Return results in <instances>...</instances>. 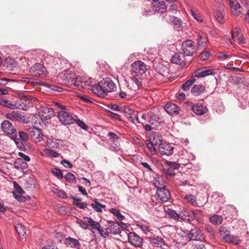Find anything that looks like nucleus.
<instances>
[{
	"label": "nucleus",
	"mask_w": 249,
	"mask_h": 249,
	"mask_svg": "<svg viewBox=\"0 0 249 249\" xmlns=\"http://www.w3.org/2000/svg\"><path fill=\"white\" fill-rule=\"evenodd\" d=\"M70 80L66 79V83L68 85H73L79 90L88 89L91 88L93 81L91 78L88 77H77L75 73L70 74Z\"/></svg>",
	"instance_id": "f257e3e1"
},
{
	"label": "nucleus",
	"mask_w": 249,
	"mask_h": 249,
	"mask_svg": "<svg viewBox=\"0 0 249 249\" xmlns=\"http://www.w3.org/2000/svg\"><path fill=\"white\" fill-rule=\"evenodd\" d=\"M18 136L19 138L14 136L12 137V139L19 149L24 151L27 147V142L29 139L28 135L24 131H20L18 132Z\"/></svg>",
	"instance_id": "f03ea898"
},
{
	"label": "nucleus",
	"mask_w": 249,
	"mask_h": 249,
	"mask_svg": "<svg viewBox=\"0 0 249 249\" xmlns=\"http://www.w3.org/2000/svg\"><path fill=\"white\" fill-rule=\"evenodd\" d=\"M185 107L189 109H191L197 115L201 116L204 114L207 111L205 106L201 103L194 104L192 102L187 101L185 103Z\"/></svg>",
	"instance_id": "7ed1b4c3"
},
{
	"label": "nucleus",
	"mask_w": 249,
	"mask_h": 249,
	"mask_svg": "<svg viewBox=\"0 0 249 249\" xmlns=\"http://www.w3.org/2000/svg\"><path fill=\"white\" fill-rule=\"evenodd\" d=\"M30 72L35 76L43 78L46 76V69L43 65L36 63L30 68Z\"/></svg>",
	"instance_id": "20e7f679"
},
{
	"label": "nucleus",
	"mask_w": 249,
	"mask_h": 249,
	"mask_svg": "<svg viewBox=\"0 0 249 249\" xmlns=\"http://www.w3.org/2000/svg\"><path fill=\"white\" fill-rule=\"evenodd\" d=\"M187 236L190 240L194 241L204 242L205 240V235L197 227L191 229L187 234Z\"/></svg>",
	"instance_id": "39448f33"
},
{
	"label": "nucleus",
	"mask_w": 249,
	"mask_h": 249,
	"mask_svg": "<svg viewBox=\"0 0 249 249\" xmlns=\"http://www.w3.org/2000/svg\"><path fill=\"white\" fill-rule=\"evenodd\" d=\"M170 197V192L164 187L157 189L155 197L158 201L162 203L166 202L169 200Z\"/></svg>",
	"instance_id": "423d86ee"
},
{
	"label": "nucleus",
	"mask_w": 249,
	"mask_h": 249,
	"mask_svg": "<svg viewBox=\"0 0 249 249\" xmlns=\"http://www.w3.org/2000/svg\"><path fill=\"white\" fill-rule=\"evenodd\" d=\"M131 74L143 75L147 70L145 64L140 60L134 61L131 65Z\"/></svg>",
	"instance_id": "0eeeda50"
},
{
	"label": "nucleus",
	"mask_w": 249,
	"mask_h": 249,
	"mask_svg": "<svg viewBox=\"0 0 249 249\" xmlns=\"http://www.w3.org/2000/svg\"><path fill=\"white\" fill-rule=\"evenodd\" d=\"M182 51L185 56H192L195 51L194 42L191 40H186L182 43Z\"/></svg>",
	"instance_id": "6e6552de"
},
{
	"label": "nucleus",
	"mask_w": 249,
	"mask_h": 249,
	"mask_svg": "<svg viewBox=\"0 0 249 249\" xmlns=\"http://www.w3.org/2000/svg\"><path fill=\"white\" fill-rule=\"evenodd\" d=\"M124 115L134 124H140V122L137 115L134 111L129 107H125L122 110Z\"/></svg>",
	"instance_id": "1a4fd4ad"
},
{
	"label": "nucleus",
	"mask_w": 249,
	"mask_h": 249,
	"mask_svg": "<svg viewBox=\"0 0 249 249\" xmlns=\"http://www.w3.org/2000/svg\"><path fill=\"white\" fill-rule=\"evenodd\" d=\"M172 62L173 63L184 67L186 65L188 60L185 58V55L181 52H179L173 55L172 57Z\"/></svg>",
	"instance_id": "9d476101"
},
{
	"label": "nucleus",
	"mask_w": 249,
	"mask_h": 249,
	"mask_svg": "<svg viewBox=\"0 0 249 249\" xmlns=\"http://www.w3.org/2000/svg\"><path fill=\"white\" fill-rule=\"evenodd\" d=\"M174 147L169 143H160L159 145V150L162 155L170 156L173 154Z\"/></svg>",
	"instance_id": "9b49d317"
},
{
	"label": "nucleus",
	"mask_w": 249,
	"mask_h": 249,
	"mask_svg": "<svg viewBox=\"0 0 249 249\" xmlns=\"http://www.w3.org/2000/svg\"><path fill=\"white\" fill-rule=\"evenodd\" d=\"M149 242L155 247L160 248L162 249H168L169 248V247L166 244L164 240L160 236L150 238Z\"/></svg>",
	"instance_id": "f8f14e48"
},
{
	"label": "nucleus",
	"mask_w": 249,
	"mask_h": 249,
	"mask_svg": "<svg viewBox=\"0 0 249 249\" xmlns=\"http://www.w3.org/2000/svg\"><path fill=\"white\" fill-rule=\"evenodd\" d=\"M128 240L129 242L135 247H141L143 243V239L134 232L128 234Z\"/></svg>",
	"instance_id": "ddd939ff"
},
{
	"label": "nucleus",
	"mask_w": 249,
	"mask_h": 249,
	"mask_svg": "<svg viewBox=\"0 0 249 249\" xmlns=\"http://www.w3.org/2000/svg\"><path fill=\"white\" fill-rule=\"evenodd\" d=\"M103 85L101 84V81L97 84H95L91 86L92 92L97 96L104 97L106 96L107 93L104 88H102Z\"/></svg>",
	"instance_id": "4468645a"
},
{
	"label": "nucleus",
	"mask_w": 249,
	"mask_h": 249,
	"mask_svg": "<svg viewBox=\"0 0 249 249\" xmlns=\"http://www.w3.org/2000/svg\"><path fill=\"white\" fill-rule=\"evenodd\" d=\"M121 225H124L123 222L119 223L118 222H112L109 227L107 228V232L109 234L116 235L120 233L122 231Z\"/></svg>",
	"instance_id": "2eb2a0df"
},
{
	"label": "nucleus",
	"mask_w": 249,
	"mask_h": 249,
	"mask_svg": "<svg viewBox=\"0 0 249 249\" xmlns=\"http://www.w3.org/2000/svg\"><path fill=\"white\" fill-rule=\"evenodd\" d=\"M1 128L3 133L6 135H11L16 132V129L8 121H3L1 124Z\"/></svg>",
	"instance_id": "dca6fc26"
},
{
	"label": "nucleus",
	"mask_w": 249,
	"mask_h": 249,
	"mask_svg": "<svg viewBox=\"0 0 249 249\" xmlns=\"http://www.w3.org/2000/svg\"><path fill=\"white\" fill-rule=\"evenodd\" d=\"M54 112L52 108H45L41 110L38 115L41 120L44 122L48 119H51L54 115Z\"/></svg>",
	"instance_id": "f3484780"
},
{
	"label": "nucleus",
	"mask_w": 249,
	"mask_h": 249,
	"mask_svg": "<svg viewBox=\"0 0 249 249\" xmlns=\"http://www.w3.org/2000/svg\"><path fill=\"white\" fill-rule=\"evenodd\" d=\"M102 88H104L108 93L114 91L116 89L115 84L110 78H106L101 81Z\"/></svg>",
	"instance_id": "a211bd4d"
},
{
	"label": "nucleus",
	"mask_w": 249,
	"mask_h": 249,
	"mask_svg": "<svg viewBox=\"0 0 249 249\" xmlns=\"http://www.w3.org/2000/svg\"><path fill=\"white\" fill-rule=\"evenodd\" d=\"M230 5L232 14L238 16L241 14V6L237 0H227Z\"/></svg>",
	"instance_id": "6ab92c4d"
},
{
	"label": "nucleus",
	"mask_w": 249,
	"mask_h": 249,
	"mask_svg": "<svg viewBox=\"0 0 249 249\" xmlns=\"http://www.w3.org/2000/svg\"><path fill=\"white\" fill-rule=\"evenodd\" d=\"M6 118L12 120L24 122L25 117L22 116L19 111H13L6 114Z\"/></svg>",
	"instance_id": "aec40b11"
},
{
	"label": "nucleus",
	"mask_w": 249,
	"mask_h": 249,
	"mask_svg": "<svg viewBox=\"0 0 249 249\" xmlns=\"http://www.w3.org/2000/svg\"><path fill=\"white\" fill-rule=\"evenodd\" d=\"M225 15V6L222 3L219 4L218 9L214 11V16L217 21L221 23L224 22V16Z\"/></svg>",
	"instance_id": "412c9836"
},
{
	"label": "nucleus",
	"mask_w": 249,
	"mask_h": 249,
	"mask_svg": "<svg viewBox=\"0 0 249 249\" xmlns=\"http://www.w3.org/2000/svg\"><path fill=\"white\" fill-rule=\"evenodd\" d=\"M213 74V72L211 70H206L204 68L198 69L196 70L193 74V77L202 78L207 76L211 75Z\"/></svg>",
	"instance_id": "4be33fe9"
},
{
	"label": "nucleus",
	"mask_w": 249,
	"mask_h": 249,
	"mask_svg": "<svg viewBox=\"0 0 249 249\" xmlns=\"http://www.w3.org/2000/svg\"><path fill=\"white\" fill-rule=\"evenodd\" d=\"M31 137L36 142H40L43 139V134L40 128L33 127L30 131Z\"/></svg>",
	"instance_id": "5701e85b"
},
{
	"label": "nucleus",
	"mask_w": 249,
	"mask_h": 249,
	"mask_svg": "<svg viewBox=\"0 0 249 249\" xmlns=\"http://www.w3.org/2000/svg\"><path fill=\"white\" fill-rule=\"evenodd\" d=\"M164 109L168 114H177L179 111V108L175 104L167 103L164 106Z\"/></svg>",
	"instance_id": "b1692460"
},
{
	"label": "nucleus",
	"mask_w": 249,
	"mask_h": 249,
	"mask_svg": "<svg viewBox=\"0 0 249 249\" xmlns=\"http://www.w3.org/2000/svg\"><path fill=\"white\" fill-rule=\"evenodd\" d=\"M65 244L68 247L77 249H80V243L76 239L69 237L65 239Z\"/></svg>",
	"instance_id": "393cba45"
},
{
	"label": "nucleus",
	"mask_w": 249,
	"mask_h": 249,
	"mask_svg": "<svg viewBox=\"0 0 249 249\" xmlns=\"http://www.w3.org/2000/svg\"><path fill=\"white\" fill-rule=\"evenodd\" d=\"M66 107L63 106V124L70 125L75 122V119L69 113L65 111Z\"/></svg>",
	"instance_id": "a878e982"
},
{
	"label": "nucleus",
	"mask_w": 249,
	"mask_h": 249,
	"mask_svg": "<svg viewBox=\"0 0 249 249\" xmlns=\"http://www.w3.org/2000/svg\"><path fill=\"white\" fill-rule=\"evenodd\" d=\"M166 8V4L163 1H160L153 5V9L156 12L160 14L165 12Z\"/></svg>",
	"instance_id": "bb28decb"
},
{
	"label": "nucleus",
	"mask_w": 249,
	"mask_h": 249,
	"mask_svg": "<svg viewBox=\"0 0 249 249\" xmlns=\"http://www.w3.org/2000/svg\"><path fill=\"white\" fill-rule=\"evenodd\" d=\"M14 166L16 169L22 172H23L25 169H27L28 167L27 163L20 159L17 160L14 162Z\"/></svg>",
	"instance_id": "cd10ccee"
},
{
	"label": "nucleus",
	"mask_w": 249,
	"mask_h": 249,
	"mask_svg": "<svg viewBox=\"0 0 249 249\" xmlns=\"http://www.w3.org/2000/svg\"><path fill=\"white\" fill-rule=\"evenodd\" d=\"M15 230L20 237L22 241H25L26 239L25 236L26 231L24 227L20 224H18L15 226Z\"/></svg>",
	"instance_id": "c85d7f7f"
},
{
	"label": "nucleus",
	"mask_w": 249,
	"mask_h": 249,
	"mask_svg": "<svg viewBox=\"0 0 249 249\" xmlns=\"http://www.w3.org/2000/svg\"><path fill=\"white\" fill-rule=\"evenodd\" d=\"M208 38L207 35L203 33H199L198 36L197 44L200 47H205L207 44Z\"/></svg>",
	"instance_id": "c756f323"
},
{
	"label": "nucleus",
	"mask_w": 249,
	"mask_h": 249,
	"mask_svg": "<svg viewBox=\"0 0 249 249\" xmlns=\"http://www.w3.org/2000/svg\"><path fill=\"white\" fill-rule=\"evenodd\" d=\"M222 240L226 242L233 243L235 245H238L240 243L237 237L231 235L230 233L223 236L222 238Z\"/></svg>",
	"instance_id": "7c9ffc66"
},
{
	"label": "nucleus",
	"mask_w": 249,
	"mask_h": 249,
	"mask_svg": "<svg viewBox=\"0 0 249 249\" xmlns=\"http://www.w3.org/2000/svg\"><path fill=\"white\" fill-rule=\"evenodd\" d=\"M163 184L164 180H163L162 176L159 175H156L153 179V184L154 186L157 188V189H159V188L164 187Z\"/></svg>",
	"instance_id": "2f4dec72"
},
{
	"label": "nucleus",
	"mask_w": 249,
	"mask_h": 249,
	"mask_svg": "<svg viewBox=\"0 0 249 249\" xmlns=\"http://www.w3.org/2000/svg\"><path fill=\"white\" fill-rule=\"evenodd\" d=\"M205 90V87L202 85H196L191 89V92L194 96H198Z\"/></svg>",
	"instance_id": "473e14b6"
},
{
	"label": "nucleus",
	"mask_w": 249,
	"mask_h": 249,
	"mask_svg": "<svg viewBox=\"0 0 249 249\" xmlns=\"http://www.w3.org/2000/svg\"><path fill=\"white\" fill-rule=\"evenodd\" d=\"M130 79L138 87L142 85V79L141 77L142 75L136 74V73L130 74Z\"/></svg>",
	"instance_id": "72a5a7b5"
},
{
	"label": "nucleus",
	"mask_w": 249,
	"mask_h": 249,
	"mask_svg": "<svg viewBox=\"0 0 249 249\" xmlns=\"http://www.w3.org/2000/svg\"><path fill=\"white\" fill-rule=\"evenodd\" d=\"M223 217L221 215H214L210 217V221L214 225H219L223 222Z\"/></svg>",
	"instance_id": "f704fd0d"
},
{
	"label": "nucleus",
	"mask_w": 249,
	"mask_h": 249,
	"mask_svg": "<svg viewBox=\"0 0 249 249\" xmlns=\"http://www.w3.org/2000/svg\"><path fill=\"white\" fill-rule=\"evenodd\" d=\"M170 21L173 24L174 27L179 30L182 27V21L178 18L174 16L170 17Z\"/></svg>",
	"instance_id": "c9c22d12"
},
{
	"label": "nucleus",
	"mask_w": 249,
	"mask_h": 249,
	"mask_svg": "<svg viewBox=\"0 0 249 249\" xmlns=\"http://www.w3.org/2000/svg\"><path fill=\"white\" fill-rule=\"evenodd\" d=\"M0 105L11 109L16 107L15 105L12 104L10 101L2 98L0 99Z\"/></svg>",
	"instance_id": "e433bc0d"
},
{
	"label": "nucleus",
	"mask_w": 249,
	"mask_h": 249,
	"mask_svg": "<svg viewBox=\"0 0 249 249\" xmlns=\"http://www.w3.org/2000/svg\"><path fill=\"white\" fill-rule=\"evenodd\" d=\"M196 82V79L192 76V77L189 80H187L181 86V88L184 91L188 90L191 86Z\"/></svg>",
	"instance_id": "4c0bfd02"
},
{
	"label": "nucleus",
	"mask_w": 249,
	"mask_h": 249,
	"mask_svg": "<svg viewBox=\"0 0 249 249\" xmlns=\"http://www.w3.org/2000/svg\"><path fill=\"white\" fill-rule=\"evenodd\" d=\"M71 73H74L73 71H72L70 69H68V70H65L64 71H63V85H65L66 86H68V87H71L72 86V85H68V84H67L66 83H65L66 82V78L67 79L70 80L71 79H70V74H71Z\"/></svg>",
	"instance_id": "58836bf2"
},
{
	"label": "nucleus",
	"mask_w": 249,
	"mask_h": 249,
	"mask_svg": "<svg viewBox=\"0 0 249 249\" xmlns=\"http://www.w3.org/2000/svg\"><path fill=\"white\" fill-rule=\"evenodd\" d=\"M166 213L170 218H173L174 220H178L180 217L179 214L175 211L169 208H168L166 211Z\"/></svg>",
	"instance_id": "ea45409f"
},
{
	"label": "nucleus",
	"mask_w": 249,
	"mask_h": 249,
	"mask_svg": "<svg viewBox=\"0 0 249 249\" xmlns=\"http://www.w3.org/2000/svg\"><path fill=\"white\" fill-rule=\"evenodd\" d=\"M109 212L116 217V219L120 221H122L124 219V216L122 215L120 211L116 209L111 208Z\"/></svg>",
	"instance_id": "a19ab883"
},
{
	"label": "nucleus",
	"mask_w": 249,
	"mask_h": 249,
	"mask_svg": "<svg viewBox=\"0 0 249 249\" xmlns=\"http://www.w3.org/2000/svg\"><path fill=\"white\" fill-rule=\"evenodd\" d=\"M6 67L10 70H12L13 68L17 66V63L14 59L7 58L5 61Z\"/></svg>",
	"instance_id": "79ce46f5"
},
{
	"label": "nucleus",
	"mask_w": 249,
	"mask_h": 249,
	"mask_svg": "<svg viewBox=\"0 0 249 249\" xmlns=\"http://www.w3.org/2000/svg\"><path fill=\"white\" fill-rule=\"evenodd\" d=\"M92 208L97 212H102V208H105V205L100 204L97 200H95V203L91 204Z\"/></svg>",
	"instance_id": "37998d69"
},
{
	"label": "nucleus",
	"mask_w": 249,
	"mask_h": 249,
	"mask_svg": "<svg viewBox=\"0 0 249 249\" xmlns=\"http://www.w3.org/2000/svg\"><path fill=\"white\" fill-rule=\"evenodd\" d=\"M84 219L85 221L87 222V223H89L90 225L92 226L94 229H97L99 228L100 225V223L93 220L91 218L85 217L84 218Z\"/></svg>",
	"instance_id": "c03bdc74"
},
{
	"label": "nucleus",
	"mask_w": 249,
	"mask_h": 249,
	"mask_svg": "<svg viewBox=\"0 0 249 249\" xmlns=\"http://www.w3.org/2000/svg\"><path fill=\"white\" fill-rule=\"evenodd\" d=\"M194 215H191L189 212H185L181 215V219L186 221H192L194 219Z\"/></svg>",
	"instance_id": "a18cd8bd"
},
{
	"label": "nucleus",
	"mask_w": 249,
	"mask_h": 249,
	"mask_svg": "<svg viewBox=\"0 0 249 249\" xmlns=\"http://www.w3.org/2000/svg\"><path fill=\"white\" fill-rule=\"evenodd\" d=\"M13 185L15 188V190L13 191V194L15 193L16 194H24L25 193L23 190L21 188L20 185L16 181L13 182Z\"/></svg>",
	"instance_id": "49530a36"
},
{
	"label": "nucleus",
	"mask_w": 249,
	"mask_h": 249,
	"mask_svg": "<svg viewBox=\"0 0 249 249\" xmlns=\"http://www.w3.org/2000/svg\"><path fill=\"white\" fill-rule=\"evenodd\" d=\"M64 178L66 180L70 183L76 182L75 177L73 174L71 173H69L66 174L64 176Z\"/></svg>",
	"instance_id": "de8ad7c7"
},
{
	"label": "nucleus",
	"mask_w": 249,
	"mask_h": 249,
	"mask_svg": "<svg viewBox=\"0 0 249 249\" xmlns=\"http://www.w3.org/2000/svg\"><path fill=\"white\" fill-rule=\"evenodd\" d=\"M146 144L151 154H155L156 150L155 148L154 147V142H152L151 141H147Z\"/></svg>",
	"instance_id": "09e8293b"
},
{
	"label": "nucleus",
	"mask_w": 249,
	"mask_h": 249,
	"mask_svg": "<svg viewBox=\"0 0 249 249\" xmlns=\"http://www.w3.org/2000/svg\"><path fill=\"white\" fill-rule=\"evenodd\" d=\"M205 231L209 233L211 239H213L215 236V233L213 228L210 226L207 225L205 228Z\"/></svg>",
	"instance_id": "8fccbe9b"
},
{
	"label": "nucleus",
	"mask_w": 249,
	"mask_h": 249,
	"mask_svg": "<svg viewBox=\"0 0 249 249\" xmlns=\"http://www.w3.org/2000/svg\"><path fill=\"white\" fill-rule=\"evenodd\" d=\"M45 153L50 157L52 158H56L58 157V154L55 151L50 149H45Z\"/></svg>",
	"instance_id": "3c124183"
},
{
	"label": "nucleus",
	"mask_w": 249,
	"mask_h": 249,
	"mask_svg": "<svg viewBox=\"0 0 249 249\" xmlns=\"http://www.w3.org/2000/svg\"><path fill=\"white\" fill-rule=\"evenodd\" d=\"M184 198L187 202L191 204H194L196 203V197L192 195H187L185 196Z\"/></svg>",
	"instance_id": "603ef678"
},
{
	"label": "nucleus",
	"mask_w": 249,
	"mask_h": 249,
	"mask_svg": "<svg viewBox=\"0 0 249 249\" xmlns=\"http://www.w3.org/2000/svg\"><path fill=\"white\" fill-rule=\"evenodd\" d=\"M42 85H45L46 87L49 88L51 90L54 91H57L58 92H61L62 91V88L55 85H51L47 84L42 83Z\"/></svg>",
	"instance_id": "864d4df0"
},
{
	"label": "nucleus",
	"mask_w": 249,
	"mask_h": 249,
	"mask_svg": "<svg viewBox=\"0 0 249 249\" xmlns=\"http://www.w3.org/2000/svg\"><path fill=\"white\" fill-rule=\"evenodd\" d=\"M53 174L60 178H62V171L58 168H54L51 169Z\"/></svg>",
	"instance_id": "5fc2aeb1"
},
{
	"label": "nucleus",
	"mask_w": 249,
	"mask_h": 249,
	"mask_svg": "<svg viewBox=\"0 0 249 249\" xmlns=\"http://www.w3.org/2000/svg\"><path fill=\"white\" fill-rule=\"evenodd\" d=\"M75 122L78 125V126H79L80 128L85 130H87L88 126L83 121L79 119H77L75 120Z\"/></svg>",
	"instance_id": "6e6d98bb"
},
{
	"label": "nucleus",
	"mask_w": 249,
	"mask_h": 249,
	"mask_svg": "<svg viewBox=\"0 0 249 249\" xmlns=\"http://www.w3.org/2000/svg\"><path fill=\"white\" fill-rule=\"evenodd\" d=\"M52 192L57 196L61 197L62 196V191L58 190L56 187H53L51 189Z\"/></svg>",
	"instance_id": "4d7b16f0"
},
{
	"label": "nucleus",
	"mask_w": 249,
	"mask_h": 249,
	"mask_svg": "<svg viewBox=\"0 0 249 249\" xmlns=\"http://www.w3.org/2000/svg\"><path fill=\"white\" fill-rule=\"evenodd\" d=\"M219 234L222 235H226L230 232V231L228 230L226 228L221 226L219 230Z\"/></svg>",
	"instance_id": "13d9d810"
},
{
	"label": "nucleus",
	"mask_w": 249,
	"mask_h": 249,
	"mask_svg": "<svg viewBox=\"0 0 249 249\" xmlns=\"http://www.w3.org/2000/svg\"><path fill=\"white\" fill-rule=\"evenodd\" d=\"M167 164L171 168L174 170V169H178L180 167V164L176 162L167 161Z\"/></svg>",
	"instance_id": "bf43d9fd"
},
{
	"label": "nucleus",
	"mask_w": 249,
	"mask_h": 249,
	"mask_svg": "<svg viewBox=\"0 0 249 249\" xmlns=\"http://www.w3.org/2000/svg\"><path fill=\"white\" fill-rule=\"evenodd\" d=\"M108 113V116L116 120L120 121L121 120L120 116L115 113H114L111 111L107 110Z\"/></svg>",
	"instance_id": "052dcab7"
},
{
	"label": "nucleus",
	"mask_w": 249,
	"mask_h": 249,
	"mask_svg": "<svg viewBox=\"0 0 249 249\" xmlns=\"http://www.w3.org/2000/svg\"><path fill=\"white\" fill-rule=\"evenodd\" d=\"M21 195L22 194H16L15 193H13L14 196L17 200L19 202H23L25 200V197Z\"/></svg>",
	"instance_id": "680f3d73"
},
{
	"label": "nucleus",
	"mask_w": 249,
	"mask_h": 249,
	"mask_svg": "<svg viewBox=\"0 0 249 249\" xmlns=\"http://www.w3.org/2000/svg\"><path fill=\"white\" fill-rule=\"evenodd\" d=\"M107 136L110 138L113 142L117 141L119 139L117 135L115 133L112 132H109L107 134Z\"/></svg>",
	"instance_id": "e2e57ef3"
},
{
	"label": "nucleus",
	"mask_w": 249,
	"mask_h": 249,
	"mask_svg": "<svg viewBox=\"0 0 249 249\" xmlns=\"http://www.w3.org/2000/svg\"><path fill=\"white\" fill-rule=\"evenodd\" d=\"M87 222L85 221V220L83 221L82 220H78L77 221V223H78L79 226L82 228H83L85 230H87L89 228L88 225L87 224Z\"/></svg>",
	"instance_id": "0e129e2a"
},
{
	"label": "nucleus",
	"mask_w": 249,
	"mask_h": 249,
	"mask_svg": "<svg viewBox=\"0 0 249 249\" xmlns=\"http://www.w3.org/2000/svg\"><path fill=\"white\" fill-rule=\"evenodd\" d=\"M96 230H98L101 236L103 237H106L109 234V233L107 232V228L106 229V231H105L103 229H101V225H100L99 228L98 229H97Z\"/></svg>",
	"instance_id": "69168bd1"
},
{
	"label": "nucleus",
	"mask_w": 249,
	"mask_h": 249,
	"mask_svg": "<svg viewBox=\"0 0 249 249\" xmlns=\"http://www.w3.org/2000/svg\"><path fill=\"white\" fill-rule=\"evenodd\" d=\"M164 172L166 175L171 177L174 176L176 175L174 170L170 168H167V169H165Z\"/></svg>",
	"instance_id": "338daca9"
},
{
	"label": "nucleus",
	"mask_w": 249,
	"mask_h": 249,
	"mask_svg": "<svg viewBox=\"0 0 249 249\" xmlns=\"http://www.w3.org/2000/svg\"><path fill=\"white\" fill-rule=\"evenodd\" d=\"M108 107L114 111H121L122 108L116 104L109 105Z\"/></svg>",
	"instance_id": "774afa93"
}]
</instances>
